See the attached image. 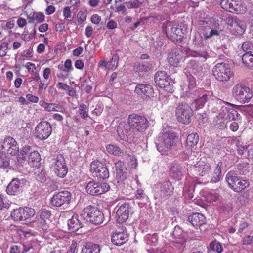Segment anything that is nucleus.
I'll use <instances>...</instances> for the list:
<instances>
[{
	"instance_id": "obj_1",
	"label": "nucleus",
	"mask_w": 253,
	"mask_h": 253,
	"mask_svg": "<svg viewBox=\"0 0 253 253\" xmlns=\"http://www.w3.org/2000/svg\"><path fill=\"white\" fill-rule=\"evenodd\" d=\"M128 123L130 130L129 132L126 130V134L123 132L121 126L117 128L118 134L122 140L127 139V135L130 136L131 138L136 133L145 131L149 126V123L145 117L136 114H132L129 116Z\"/></svg>"
},
{
	"instance_id": "obj_2",
	"label": "nucleus",
	"mask_w": 253,
	"mask_h": 253,
	"mask_svg": "<svg viewBox=\"0 0 253 253\" xmlns=\"http://www.w3.org/2000/svg\"><path fill=\"white\" fill-rule=\"evenodd\" d=\"M178 137L172 131H163L156 142L157 150L163 155L167 154L169 151L174 147L177 143Z\"/></svg>"
},
{
	"instance_id": "obj_3",
	"label": "nucleus",
	"mask_w": 253,
	"mask_h": 253,
	"mask_svg": "<svg viewBox=\"0 0 253 253\" xmlns=\"http://www.w3.org/2000/svg\"><path fill=\"white\" fill-rule=\"evenodd\" d=\"M81 219L89 222L94 225L103 223L104 216L103 212L94 206H88L84 208L80 213Z\"/></svg>"
},
{
	"instance_id": "obj_4",
	"label": "nucleus",
	"mask_w": 253,
	"mask_h": 253,
	"mask_svg": "<svg viewBox=\"0 0 253 253\" xmlns=\"http://www.w3.org/2000/svg\"><path fill=\"white\" fill-rule=\"evenodd\" d=\"M194 49L190 51V55L193 57H198L201 62H204L209 57L206 50L205 42L201 34L197 32L193 39Z\"/></svg>"
},
{
	"instance_id": "obj_5",
	"label": "nucleus",
	"mask_w": 253,
	"mask_h": 253,
	"mask_svg": "<svg viewBox=\"0 0 253 253\" xmlns=\"http://www.w3.org/2000/svg\"><path fill=\"white\" fill-rule=\"evenodd\" d=\"M232 95L239 102L245 103L250 101L253 96V92L249 87L239 83L233 87Z\"/></svg>"
},
{
	"instance_id": "obj_6",
	"label": "nucleus",
	"mask_w": 253,
	"mask_h": 253,
	"mask_svg": "<svg viewBox=\"0 0 253 253\" xmlns=\"http://www.w3.org/2000/svg\"><path fill=\"white\" fill-rule=\"evenodd\" d=\"M154 81L159 87L163 88L166 91L172 93L173 91L174 81L166 74V72L160 71L156 72Z\"/></svg>"
},
{
	"instance_id": "obj_7",
	"label": "nucleus",
	"mask_w": 253,
	"mask_h": 253,
	"mask_svg": "<svg viewBox=\"0 0 253 253\" xmlns=\"http://www.w3.org/2000/svg\"><path fill=\"white\" fill-rule=\"evenodd\" d=\"M213 75L220 82H227L233 76L229 65L221 62L216 64L212 69Z\"/></svg>"
},
{
	"instance_id": "obj_8",
	"label": "nucleus",
	"mask_w": 253,
	"mask_h": 253,
	"mask_svg": "<svg viewBox=\"0 0 253 253\" xmlns=\"http://www.w3.org/2000/svg\"><path fill=\"white\" fill-rule=\"evenodd\" d=\"M174 187L169 180L159 182L156 184L155 190L156 198L166 200L172 195Z\"/></svg>"
},
{
	"instance_id": "obj_9",
	"label": "nucleus",
	"mask_w": 253,
	"mask_h": 253,
	"mask_svg": "<svg viewBox=\"0 0 253 253\" xmlns=\"http://www.w3.org/2000/svg\"><path fill=\"white\" fill-rule=\"evenodd\" d=\"M220 5L223 9L236 14L243 13L246 9V6L241 0H222Z\"/></svg>"
},
{
	"instance_id": "obj_10",
	"label": "nucleus",
	"mask_w": 253,
	"mask_h": 253,
	"mask_svg": "<svg viewBox=\"0 0 253 253\" xmlns=\"http://www.w3.org/2000/svg\"><path fill=\"white\" fill-rule=\"evenodd\" d=\"M90 170L92 176L97 177L99 180H105L109 177L108 168L99 161H94L91 163Z\"/></svg>"
},
{
	"instance_id": "obj_11",
	"label": "nucleus",
	"mask_w": 253,
	"mask_h": 253,
	"mask_svg": "<svg viewBox=\"0 0 253 253\" xmlns=\"http://www.w3.org/2000/svg\"><path fill=\"white\" fill-rule=\"evenodd\" d=\"M192 113V110L185 103L179 104L175 110V115L178 121L184 124L190 123Z\"/></svg>"
},
{
	"instance_id": "obj_12",
	"label": "nucleus",
	"mask_w": 253,
	"mask_h": 253,
	"mask_svg": "<svg viewBox=\"0 0 253 253\" xmlns=\"http://www.w3.org/2000/svg\"><path fill=\"white\" fill-rule=\"evenodd\" d=\"M35 214L34 209L29 207L14 209L11 212L12 218L15 221H25L33 217Z\"/></svg>"
},
{
	"instance_id": "obj_13",
	"label": "nucleus",
	"mask_w": 253,
	"mask_h": 253,
	"mask_svg": "<svg viewBox=\"0 0 253 253\" xmlns=\"http://www.w3.org/2000/svg\"><path fill=\"white\" fill-rule=\"evenodd\" d=\"M71 193L68 191H62L54 194L51 199V204L52 206L59 207H63L65 209L71 200Z\"/></svg>"
},
{
	"instance_id": "obj_14",
	"label": "nucleus",
	"mask_w": 253,
	"mask_h": 253,
	"mask_svg": "<svg viewBox=\"0 0 253 253\" xmlns=\"http://www.w3.org/2000/svg\"><path fill=\"white\" fill-rule=\"evenodd\" d=\"M51 131L52 128L49 123L47 121L41 122L35 128L34 136L40 140H44L50 136Z\"/></svg>"
},
{
	"instance_id": "obj_15",
	"label": "nucleus",
	"mask_w": 253,
	"mask_h": 253,
	"mask_svg": "<svg viewBox=\"0 0 253 253\" xmlns=\"http://www.w3.org/2000/svg\"><path fill=\"white\" fill-rule=\"evenodd\" d=\"M110 186L107 183H99L93 181L89 182L86 186V192L91 195L95 196L107 192Z\"/></svg>"
},
{
	"instance_id": "obj_16",
	"label": "nucleus",
	"mask_w": 253,
	"mask_h": 253,
	"mask_svg": "<svg viewBox=\"0 0 253 253\" xmlns=\"http://www.w3.org/2000/svg\"><path fill=\"white\" fill-rule=\"evenodd\" d=\"M53 167L55 174L60 178H64L68 172V167L62 155H57Z\"/></svg>"
},
{
	"instance_id": "obj_17",
	"label": "nucleus",
	"mask_w": 253,
	"mask_h": 253,
	"mask_svg": "<svg viewBox=\"0 0 253 253\" xmlns=\"http://www.w3.org/2000/svg\"><path fill=\"white\" fill-rule=\"evenodd\" d=\"M211 22L208 19H204L199 21L198 25L199 29L203 32L205 40L211 38L213 36H218V30L211 28Z\"/></svg>"
},
{
	"instance_id": "obj_18",
	"label": "nucleus",
	"mask_w": 253,
	"mask_h": 253,
	"mask_svg": "<svg viewBox=\"0 0 253 253\" xmlns=\"http://www.w3.org/2000/svg\"><path fill=\"white\" fill-rule=\"evenodd\" d=\"M163 31L165 33L168 38L175 39L178 36L181 37V29L177 25L173 24L171 22L167 21L163 25Z\"/></svg>"
},
{
	"instance_id": "obj_19",
	"label": "nucleus",
	"mask_w": 253,
	"mask_h": 253,
	"mask_svg": "<svg viewBox=\"0 0 253 253\" xmlns=\"http://www.w3.org/2000/svg\"><path fill=\"white\" fill-rule=\"evenodd\" d=\"M2 149L4 153L14 155L19 150V148L15 139L10 136L4 138L2 145Z\"/></svg>"
},
{
	"instance_id": "obj_20",
	"label": "nucleus",
	"mask_w": 253,
	"mask_h": 253,
	"mask_svg": "<svg viewBox=\"0 0 253 253\" xmlns=\"http://www.w3.org/2000/svg\"><path fill=\"white\" fill-rule=\"evenodd\" d=\"M184 53L180 48L173 49L168 55L169 63L173 66L176 67L183 60Z\"/></svg>"
},
{
	"instance_id": "obj_21",
	"label": "nucleus",
	"mask_w": 253,
	"mask_h": 253,
	"mask_svg": "<svg viewBox=\"0 0 253 253\" xmlns=\"http://www.w3.org/2000/svg\"><path fill=\"white\" fill-rule=\"evenodd\" d=\"M228 24L230 26V30L235 35H241L245 30V23L238 19L236 17H232L228 20Z\"/></svg>"
},
{
	"instance_id": "obj_22",
	"label": "nucleus",
	"mask_w": 253,
	"mask_h": 253,
	"mask_svg": "<svg viewBox=\"0 0 253 253\" xmlns=\"http://www.w3.org/2000/svg\"><path fill=\"white\" fill-rule=\"evenodd\" d=\"M135 92L142 97H153L154 91L152 86L146 84H139L135 87Z\"/></svg>"
},
{
	"instance_id": "obj_23",
	"label": "nucleus",
	"mask_w": 253,
	"mask_h": 253,
	"mask_svg": "<svg viewBox=\"0 0 253 253\" xmlns=\"http://www.w3.org/2000/svg\"><path fill=\"white\" fill-rule=\"evenodd\" d=\"M129 206L128 204L124 203L117 210L116 218L119 223H123L127 220L129 216Z\"/></svg>"
},
{
	"instance_id": "obj_24",
	"label": "nucleus",
	"mask_w": 253,
	"mask_h": 253,
	"mask_svg": "<svg viewBox=\"0 0 253 253\" xmlns=\"http://www.w3.org/2000/svg\"><path fill=\"white\" fill-rule=\"evenodd\" d=\"M113 243L117 246H121L125 243L128 240V236L126 230L122 231H116L114 232L111 237Z\"/></svg>"
},
{
	"instance_id": "obj_25",
	"label": "nucleus",
	"mask_w": 253,
	"mask_h": 253,
	"mask_svg": "<svg viewBox=\"0 0 253 253\" xmlns=\"http://www.w3.org/2000/svg\"><path fill=\"white\" fill-rule=\"evenodd\" d=\"M26 182L25 179L18 178L13 179L7 187L6 191L8 194L13 195L20 191L21 184Z\"/></svg>"
},
{
	"instance_id": "obj_26",
	"label": "nucleus",
	"mask_w": 253,
	"mask_h": 253,
	"mask_svg": "<svg viewBox=\"0 0 253 253\" xmlns=\"http://www.w3.org/2000/svg\"><path fill=\"white\" fill-rule=\"evenodd\" d=\"M173 236L174 240L173 242L177 244V246H183L186 241V233L183 232L180 227L176 226L173 232Z\"/></svg>"
},
{
	"instance_id": "obj_27",
	"label": "nucleus",
	"mask_w": 253,
	"mask_h": 253,
	"mask_svg": "<svg viewBox=\"0 0 253 253\" xmlns=\"http://www.w3.org/2000/svg\"><path fill=\"white\" fill-rule=\"evenodd\" d=\"M188 221L195 228L199 227L206 222V217L202 214L197 212L189 215Z\"/></svg>"
},
{
	"instance_id": "obj_28",
	"label": "nucleus",
	"mask_w": 253,
	"mask_h": 253,
	"mask_svg": "<svg viewBox=\"0 0 253 253\" xmlns=\"http://www.w3.org/2000/svg\"><path fill=\"white\" fill-rule=\"evenodd\" d=\"M84 221L79 219V216L78 214H74L68 222V226L70 232H76L79 229L82 227L84 226Z\"/></svg>"
},
{
	"instance_id": "obj_29",
	"label": "nucleus",
	"mask_w": 253,
	"mask_h": 253,
	"mask_svg": "<svg viewBox=\"0 0 253 253\" xmlns=\"http://www.w3.org/2000/svg\"><path fill=\"white\" fill-rule=\"evenodd\" d=\"M211 169V165L204 161H199L195 165V171L197 175L201 176L209 174Z\"/></svg>"
},
{
	"instance_id": "obj_30",
	"label": "nucleus",
	"mask_w": 253,
	"mask_h": 253,
	"mask_svg": "<svg viewBox=\"0 0 253 253\" xmlns=\"http://www.w3.org/2000/svg\"><path fill=\"white\" fill-rule=\"evenodd\" d=\"M51 215V211L46 208H42L39 211V216L41 219V228L43 230H47L46 221L49 219Z\"/></svg>"
},
{
	"instance_id": "obj_31",
	"label": "nucleus",
	"mask_w": 253,
	"mask_h": 253,
	"mask_svg": "<svg viewBox=\"0 0 253 253\" xmlns=\"http://www.w3.org/2000/svg\"><path fill=\"white\" fill-rule=\"evenodd\" d=\"M211 97L212 95L210 92L202 94L199 98L195 99L194 102L192 104V107H195L197 109L203 107L208 100L211 99Z\"/></svg>"
},
{
	"instance_id": "obj_32",
	"label": "nucleus",
	"mask_w": 253,
	"mask_h": 253,
	"mask_svg": "<svg viewBox=\"0 0 253 253\" xmlns=\"http://www.w3.org/2000/svg\"><path fill=\"white\" fill-rule=\"evenodd\" d=\"M41 156L37 151L31 152L28 157V164L32 167L38 168L41 164Z\"/></svg>"
},
{
	"instance_id": "obj_33",
	"label": "nucleus",
	"mask_w": 253,
	"mask_h": 253,
	"mask_svg": "<svg viewBox=\"0 0 253 253\" xmlns=\"http://www.w3.org/2000/svg\"><path fill=\"white\" fill-rule=\"evenodd\" d=\"M101 247L98 244L85 243L83 245L81 253H100Z\"/></svg>"
},
{
	"instance_id": "obj_34",
	"label": "nucleus",
	"mask_w": 253,
	"mask_h": 253,
	"mask_svg": "<svg viewBox=\"0 0 253 253\" xmlns=\"http://www.w3.org/2000/svg\"><path fill=\"white\" fill-rule=\"evenodd\" d=\"M222 165L223 164L221 161L218 162L211 176V182L216 183L222 179L221 167Z\"/></svg>"
},
{
	"instance_id": "obj_35",
	"label": "nucleus",
	"mask_w": 253,
	"mask_h": 253,
	"mask_svg": "<svg viewBox=\"0 0 253 253\" xmlns=\"http://www.w3.org/2000/svg\"><path fill=\"white\" fill-rule=\"evenodd\" d=\"M170 174L173 179L179 181L183 176L181 167L177 164L173 165L170 168Z\"/></svg>"
},
{
	"instance_id": "obj_36",
	"label": "nucleus",
	"mask_w": 253,
	"mask_h": 253,
	"mask_svg": "<svg viewBox=\"0 0 253 253\" xmlns=\"http://www.w3.org/2000/svg\"><path fill=\"white\" fill-rule=\"evenodd\" d=\"M40 104L43 107L46 111L63 112V108L60 105L56 103H48L44 101H40Z\"/></svg>"
},
{
	"instance_id": "obj_37",
	"label": "nucleus",
	"mask_w": 253,
	"mask_h": 253,
	"mask_svg": "<svg viewBox=\"0 0 253 253\" xmlns=\"http://www.w3.org/2000/svg\"><path fill=\"white\" fill-rule=\"evenodd\" d=\"M249 185L250 183L248 180L239 177L238 180L234 184L233 187H232L231 189L235 192H240L248 188Z\"/></svg>"
},
{
	"instance_id": "obj_38",
	"label": "nucleus",
	"mask_w": 253,
	"mask_h": 253,
	"mask_svg": "<svg viewBox=\"0 0 253 253\" xmlns=\"http://www.w3.org/2000/svg\"><path fill=\"white\" fill-rule=\"evenodd\" d=\"M27 18L29 20V22L33 23L36 21L37 23H41L44 21V15L42 12H32L29 14H27Z\"/></svg>"
},
{
	"instance_id": "obj_39",
	"label": "nucleus",
	"mask_w": 253,
	"mask_h": 253,
	"mask_svg": "<svg viewBox=\"0 0 253 253\" xmlns=\"http://www.w3.org/2000/svg\"><path fill=\"white\" fill-rule=\"evenodd\" d=\"M187 67L191 69V72L195 75H200L202 71V67L196 60H190L187 63Z\"/></svg>"
},
{
	"instance_id": "obj_40",
	"label": "nucleus",
	"mask_w": 253,
	"mask_h": 253,
	"mask_svg": "<svg viewBox=\"0 0 253 253\" xmlns=\"http://www.w3.org/2000/svg\"><path fill=\"white\" fill-rule=\"evenodd\" d=\"M238 178L239 177L237 176V174L235 171H230L226 174L225 180L229 187L231 188L238 180Z\"/></svg>"
},
{
	"instance_id": "obj_41",
	"label": "nucleus",
	"mask_w": 253,
	"mask_h": 253,
	"mask_svg": "<svg viewBox=\"0 0 253 253\" xmlns=\"http://www.w3.org/2000/svg\"><path fill=\"white\" fill-rule=\"evenodd\" d=\"M223 111L225 112V113L227 114V119L230 120H235L236 119H240L241 118L240 115L236 110L233 108L225 107L223 109Z\"/></svg>"
},
{
	"instance_id": "obj_42",
	"label": "nucleus",
	"mask_w": 253,
	"mask_h": 253,
	"mask_svg": "<svg viewBox=\"0 0 253 253\" xmlns=\"http://www.w3.org/2000/svg\"><path fill=\"white\" fill-rule=\"evenodd\" d=\"M106 149L108 153L116 156L121 155L123 153L121 149L116 145H108L106 147Z\"/></svg>"
},
{
	"instance_id": "obj_43",
	"label": "nucleus",
	"mask_w": 253,
	"mask_h": 253,
	"mask_svg": "<svg viewBox=\"0 0 253 253\" xmlns=\"http://www.w3.org/2000/svg\"><path fill=\"white\" fill-rule=\"evenodd\" d=\"M199 141V136L197 133H191L187 138L186 142L188 145L192 147L197 144Z\"/></svg>"
},
{
	"instance_id": "obj_44",
	"label": "nucleus",
	"mask_w": 253,
	"mask_h": 253,
	"mask_svg": "<svg viewBox=\"0 0 253 253\" xmlns=\"http://www.w3.org/2000/svg\"><path fill=\"white\" fill-rule=\"evenodd\" d=\"M210 248L217 253H221L223 251L222 246L220 243L217 241L211 242L210 244Z\"/></svg>"
},
{
	"instance_id": "obj_45",
	"label": "nucleus",
	"mask_w": 253,
	"mask_h": 253,
	"mask_svg": "<svg viewBox=\"0 0 253 253\" xmlns=\"http://www.w3.org/2000/svg\"><path fill=\"white\" fill-rule=\"evenodd\" d=\"M9 165V158L3 154H0V167L6 168Z\"/></svg>"
},
{
	"instance_id": "obj_46",
	"label": "nucleus",
	"mask_w": 253,
	"mask_h": 253,
	"mask_svg": "<svg viewBox=\"0 0 253 253\" xmlns=\"http://www.w3.org/2000/svg\"><path fill=\"white\" fill-rule=\"evenodd\" d=\"M243 50L245 53H253V43L249 42H244L242 46Z\"/></svg>"
},
{
	"instance_id": "obj_47",
	"label": "nucleus",
	"mask_w": 253,
	"mask_h": 253,
	"mask_svg": "<svg viewBox=\"0 0 253 253\" xmlns=\"http://www.w3.org/2000/svg\"><path fill=\"white\" fill-rule=\"evenodd\" d=\"M157 235L155 234H153L152 235H148L145 237V240L147 244L151 245H155L157 242Z\"/></svg>"
},
{
	"instance_id": "obj_48",
	"label": "nucleus",
	"mask_w": 253,
	"mask_h": 253,
	"mask_svg": "<svg viewBox=\"0 0 253 253\" xmlns=\"http://www.w3.org/2000/svg\"><path fill=\"white\" fill-rule=\"evenodd\" d=\"M189 84L188 89L189 92L192 93L191 92L196 93V91L194 90L196 87V82L193 76H190L188 78Z\"/></svg>"
},
{
	"instance_id": "obj_49",
	"label": "nucleus",
	"mask_w": 253,
	"mask_h": 253,
	"mask_svg": "<svg viewBox=\"0 0 253 253\" xmlns=\"http://www.w3.org/2000/svg\"><path fill=\"white\" fill-rule=\"evenodd\" d=\"M70 8V7L67 6L63 9V16L65 19L67 21H71L73 18Z\"/></svg>"
},
{
	"instance_id": "obj_50",
	"label": "nucleus",
	"mask_w": 253,
	"mask_h": 253,
	"mask_svg": "<svg viewBox=\"0 0 253 253\" xmlns=\"http://www.w3.org/2000/svg\"><path fill=\"white\" fill-rule=\"evenodd\" d=\"M87 107L84 104H81L79 106V113L82 115L84 119H85L88 117V115L86 112Z\"/></svg>"
},
{
	"instance_id": "obj_51",
	"label": "nucleus",
	"mask_w": 253,
	"mask_h": 253,
	"mask_svg": "<svg viewBox=\"0 0 253 253\" xmlns=\"http://www.w3.org/2000/svg\"><path fill=\"white\" fill-rule=\"evenodd\" d=\"M125 3L129 4V6H128V8L130 9L137 8L139 7L140 5V3L138 0H131L129 1H126Z\"/></svg>"
},
{
	"instance_id": "obj_52",
	"label": "nucleus",
	"mask_w": 253,
	"mask_h": 253,
	"mask_svg": "<svg viewBox=\"0 0 253 253\" xmlns=\"http://www.w3.org/2000/svg\"><path fill=\"white\" fill-rule=\"evenodd\" d=\"M126 178V172L125 170L123 171H116V178L119 181H123Z\"/></svg>"
},
{
	"instance_id": "obj_53",
	"label": "nucleus",
	"mask_w": 253,
	"mask_h": 253,
	"mask_svg": "<svg viewBox=\"0 0 253 253\" xmlns=\"http://www.w3.org/2000/svg\"><path fill=\"white\" fill-rule=\"evenodd\" d=\"M8 44L6 42L2 43L0 46V56L4 57L6 55L8 49Z\"/></svg>"
},
{
	"instance_id": "obj_54",
	"label": "nucleus",
	"mask_w": 253,
	"mask_h": 253,
	"mask_svg": "<svg viewBox=\"0 0 253 253\" xmlns=\"http://www.w3.org/2000/svg\"><path fill=\"white\" fill-rule=\"evenodd\" d=\"M218 197V195L216 193H209L207 196V201L209 203L215 202Z\"/></svg>"
},
{
	"instance_id": "obj_55",
	"label": "nucleus",
	"mask_w": 253,
	"mask_h": 253,
	"mask_svg": "<svg viewBox=\"0 0 253 253\" xmlns=\"http://www.w3.org/2000/svg\"><path fill=\"white\" fill-rule=\"evenodd\" d=\"M249 226V224L246 222H243L239 225V227L238 230V233H242L246 232Z\"/></svg>"
},
{
	"instance_id": "obj_56",
	"label": "nucleus",
	"mask_w": 253,
	"mask_h": 253,
	"mask_svg": "<svg viewBox=\"0 0 253 253\" xmlns=\"http://www.w3.org/2000/svg\"><path fill=\"white\" fill-rule=\"evenodd\" d=\"M253 243V236H246L242 239L243 245H248Z\"/></svg>"
},
{
	"instance_id": "obj_57",
	"label": "nucleus",
	"mask_w": 253,
	"mask_h": 253,
	"mask_svg": "<svg viewBox=\"0 0 253 253\" xmlns=\"http://www.w3.org/2000/svg\"><path fill=\"white\" fill-rule=\"evenodd\" d=\"M115 12H122V14H125L126 13V8L124 5L121 4L115 7Z\"/></svg>"
},
{
	"instance_id": "obj_58",
	"label": "nucleus",
	"mask_w": 253,
	"mask_h": 253,
	"mask_svg": "<svg viewBox=\"0 0 253 253\" xmlns=\"http://www.w3.org/2000/svg\"><path fill=\"white\" fill-rule=\"evenodd\" d=\"M24 157L21 156L20 155H18V157H17V161L15 162V164L17 166H23V164L25 162Z\"/></svg>"
},
{
	"instance_id": "obj_59",
	"label": "nucleus",
	"mask_w": 253,
	"mask_h": 253,
	"mask_svg": "<svg viewBox=\"0 0 253 253\" xmlns=\"http://www.w3.org/2000/svg\"><path fill=\"white\" fill-rule=\"evenodd\" d=\"M149 67L143 64H140L135 66V69L137 72L147 71Z\"/></svg>"
},
{
	"instance_id": "obj_60",
	"label": "nucleus",
	"mask_w": 253,
	"mask_h": 253,
	"mask_svg": "<svg viewBox=\"0 0 253 253\" xmlns=\"http://www.w3.org/2000/svg\"><path fill=\"white\" fill-rule=\"evenodd\" d=\"M118 62V57L117 55H115L112 57V58L110 61V64H111V67H109V68L112 69L113 68L116 67L117 66Z\"/></svg>"
},
{
	"instance_id": "obj_61",
	"label": "nucleus",
	"mask_w": 253,
	"mask_h": 253,
	"mask_svg": "<svg viewBox=\"0 0 253 253\" xmlns=\"http://www.w3.org/2000/svg\"><path fill=\"white\" fill-rule=\"evenodd\" d=\"M124 163L121 161H119L115 163L116 170L117 171H123L125 170L124 167Z\"/></svg>"
},
{
	"instance_id": "obj_62",
	"label": "nucleus",
	"mask_w": 253,
	"mask_h": 253,
	"mask_svg": "<svg viewBox=\"0 0 253 253\" xmlns=\"http://www.w3.org/2000/svg\"><path fill=\"white\" fill-rule=\"evenodd\" d=\"M77 243L73 241L67 253H77Z\"/></svg>"
},
{
	"instance_id": "obj_63",
	"label": "nucleus",
	"mask_w": 253,
	"mask_h": 253,
	"mask_svg": "<svg viewBox=\"0 0 253 253\" xmlns=\"http://www.w3.org/2000/svg\"><path fill=\"white\" fill-rule=\"evenodd\" d=\"M101 17L98 14H94L91 17V21L95 24H98L101 21Z\"/></svg>"
},
{
	"instance_id": "obj_64",
	"label": "nucleus",
	"mask_w": 253,
	"mask_h": 253,
	"mask_svg": "<svg viewBox=\"0 0 253 253\" xmlns=\"http://www.w3.org/2000/svg\"><path fill=\"white\" fill-rule=\"evenodd\" d=\"M100 3V0H88V4L92 8L97 7Z\"/></svg>"
}]
</instances>
